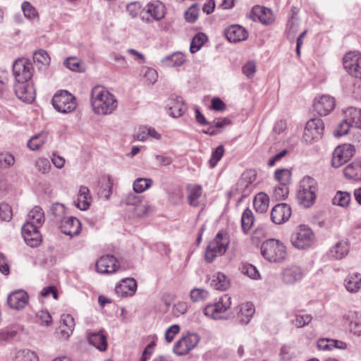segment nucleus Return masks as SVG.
<instances>
[{
    "instance_id": "nucleus-7",
    "label": "nucleus",
    "mask_w": 361,
    "mask_h": 361,
    "mask_svg": "<svg viewBox=\"0 0 361 361\" xmlns=\"http://www.w3.org/2000/svg\"><path fill=\"white\" fill-rule=\"evenodd\" d=\"M33 73V65L27 59H17L13 63V74L15 78V82L31 81Z\"/></svg>"
},
{
    "instance_id": "nucleus-64",
    "label": "nucleus",
    "mask_w": 361,
    "mask_h": 361,
    "mask_svg": "<svg viewBox=\"0 0 361 361\" xmlns=\"http://www.w3.org/2000/svg\"><path fill=\"white\" fill-rule=\"evenodd\" d=\"M64 65L73 71H80V63L78 59L73 57L68 58L64 61Z\"/></svg>"
},
{
    "instance_id": "nucleus-27",
    "label": "nucleus",
    "mask_w": 361,
    "mask_h": 361,
    "mask_svg": "<svg viewBox=\"0 0 361 361\" xmlns=\"http://www.w3.org/2000/svg\"><path fill=\"white\" fill-rule=\"evenodd\" d=\"M187 200L188 204L194 207L200 204L199 199L202 194V188L200 185H188L187 186Z\"/></svg>"
},
{
    "instance_id": "nucleus-3",
    "label": "nucleus",
    "mask_w": 361,
    "mask_h": 361,
    "mask_svg": "<svg viewBox=\"0 0 361 361\" xmlns=\"http://www.w3.org/2000/svg\"><path fill=\"white\" fill-rule=\"evenodd\" d=\"M230 243V238L227 233L220 231L215 238L209 242L205 250V260L211 263L217 256L223 255Z\"/></svg>"
},
{
    "instance_id": "nucleus-25",
    "label": "nucleus",
    "mask_w": 361,
    "mask_h": 361,
    "mask_svg": "<svg viewBox=\"0 0 361 361\" xmlns=\"http://www.w3.org/2000/svg\"><path fill=\"white\" fill-rule=\"evenodd\" d=\"M146 8L147 13L155 20H160L165 16V6L159 1H154L148 3Z\"/></svg>"
},
{
    "instance_id": "nucleus-18",
    "label": "nucleus",
    "mask_w": 361,
    "mask_h": 361,
    "mask_svg": "<svg viewBox=\"0 0 361 361\" xmlns=\"http://www.w3.org/2000/svg\"><path fill=\"white\" fill-rule=\"evenodd\" d=\"M59 228L62 233L67 235H77L81 231V224L80 221L74 217H66L59 224Z\"/></svg>"
},
{
    "instance_id": "nucleus-33",
    "label": "nucleus",
    "mask_w": 361,
    "mask_h": 361,
    "mask_svg": "<svg viewBox=\"0 0 361 361\" xmlns=\"http://www.w3.org/2000/svg\"><path fill=\"white\" fill-rule=\"evenodd\" d=\"M345 117H347L353 126L361 129V109L355 107H348L343 111Z\"/></svg>"
},
{
    "instance_id": "nucleus-56",
    "label": "nucleus",
    "mask_w": 361,
    "mask_h": 361,
    "mask_svg": "<svg viewBox=\"0 0 361 361\" xmlns=\"http://www.w3.org/2000/svg\"><path fill=\"white\" fill-rule=\"evenodd\" d=\"M149 208V207L141 200L132 209V212L137 217H143L147 215Z\"/></svg>"
},
{
    "instance_id": "nucleus-39",
    "label": "nucleus",
    "mask_w": 361,
    "mask_h": 361,
    "mask_svg": "<svg viewBox=\"0 0 361 361\" xmlns=\"http://www.w3.org/2000/svg\"><path fill=\"white\" fill-rule=\"evenodd\" d=\"M162 61L169 67L180 66L185 62V56L180 52H175L166 56Z\"/></svg>"
},
{
    "instance_id": "nucleus-58",
    "label": "nucleus",
    "mask_w": 361,
    "mask_h": 361,
    "mask_svg": "<svg viewBox=\"0 0 361 361\" xmlns=\"http://www.w3.org/2000/svg\"><path fill=\"white\" fill-rule=\"evenodd\" d=\"M199 16V8L196 4H192L185 13V18L188 23L196 21Z\"/></svg>"
},
{
    "instance_id": "nucleus-57",
    "label": "nucleus",
    "mask_w": 361,
    "mask_h": 361,
    "mask_svg": "<svg viewBox=\"0 0 361 361\" xmlns=\"http://www.w3.org/2000/svg\"><path fill=\"white\" fill-rule=\"evenodd\" d=\"M224 154V148L223 145L218 146L212 153L209 163L212 167L215 166L220 161Z\"/></svg>"
},
{
    "instance_id": "nucleus-41",
    "label": "nucleus",
    "mask_w": 361,
    "mask_h": 361,
    "mask_svg": "<svg viewBox=\"0 0 361 361\" xmlns=\"http://www.w3.org/2000/svg\"><path fill=\"white\" fill-rule=\"evenodd\" d=\"M207 41V36L199 32L195 35L191 41L190 51L191 53H195L200 49L203 44Z\"/></svg>"
},
{
    "instance_id": "nucleus-15",
    "label": "nucleus",
    "mask_w": 361,
    "mask_h": 361,
    "mask_svg": "<svg viewBox=\"0 0 361 361\" xmlns=\"http://www.w3.org/2000/svg\"><path fill=\"white\" fill-rule=\"evenodd\" d=\"M96 270L100 274H112L116 271L119 265L117 259L113 255H104L96 262Z\"/></svg>"
},
{
    "instance_id": "nucleus-9",
    "label": "nucleus",
    "mask_w": 361,
    "mask_h": 361,
    "mask_svg": "<svg viewBox=\"0 0 361 361\" xmlns=\"http://www.w3.org/2000/svg\"><path fill=\"white\" fill-rule=\"evenodd\" d=\"M231 298L228 295H223L219 300L207 305L204 309V314L214 319H222L225 317L223 314L231 307Z\"/></svg>"
},
{
    "instance_id": "nucleus-14",
    "label": "nucleus",
    "mask_w": 361,
    "mask_h": 361,
    "mask_svg": "<svg viewBox=\"0 0 361 361\" xmlns=\"http://www.w3.org/2000/svg\"><path fill=\"white\" fill-rule=\"evenodd\" d=\"M36 226L31 224H24L22 227V235L26 244L32 247H37L41 241V234Z\"/></svg>"
},
{
    "instance_id": "nucleus-6",
    "label": "nucleus",
    "mask_w": 361,
    "mask_h": 361,
    "mask_svg": "<svg viewBox=\"0 0 361 361\" xmlns=\"http://www.w3.org/2000/svg\"><path fill=\"white\" fill-rule=\"evenodd\" d=\"M290 240L294 247L298 249H306L313 245L314 234L310 227L300 225L292 234Z\"/></svg>"
},
{
    "instance_id": "nucleus-61",
    "label": "nucleus",
    "mask_w": 361,
    "mask_h": 361,
    "mask_svg": "<svg viewBox=\"0 0 361 361\" xmlns=\"http://www.w3.org/2000/svg\"><path fill=\"white\" fill-rule=\"evenodd\" d=\"M36 317L41 325L49 326L51 323V316L47 311L39 310L37 312Z\"/></svg>"
},
{
    "instance_id": "nucleus-1",
    "label": "nucleus",
    "mask_w": 361,
    "mask_h": 361,
    "mask_svg": "<svg viewBox=\"0 0 361 361\" xmlns=\"http://www.w3.org/2000/svg\"><path fill=\"white\" fill-rule=\"evenodd\" d=\"M114 96L102 86H96L91 92V105L97 114H111L117 107Z\"/></svg>"
},
{
    "instance_id": "nucleus-29",
    "label": "nucleus",
    "mask_w": 361,
    "mask_h": 361,
    "mask_svg": "<svg viewBox=\"0 0 361 361\" xmlns=\"http://www.w3.org/2000/svg\"><path fill=\"white\" fill-rule=\"evenodd\" d=\"M91 200L88 188L83 185L80 186L75 206L80 210H87L90 207Z\"/></svg>"
},
{
    "instance_id": "nucleus-51",
    "label": "nucleus",
    "mask_w": 361,
    "mask_h": 361,
    "mask_svg": "<svg viewBox=\"0 0 361 361\" xmlns=\"http://www.w3.org/2000/svg\"><path fill=\"white\" fill-rule=\"evenodd\" d=\"M22 10L25 16L29 19H34L38 16L36 8L27 1H25L22 4Z\"/></svg>"
},
{
    "instance_id": "nucleus-63",
    "label": "nucleus",
    "mask_w": 361,
    "mask_h": 361,
    "mask_svg": "<svg viewBox=\"0 0 361 361\" xmlns=\"http://www.w3.org/2000/svg\"><path fill=\"white\" fill-rule=\"evenodd\" d=\"M188 307L186 302H178L173 306L172 312L175 317H179L187 312Z\"/></svg>"
},
{
    "instance_id": "nucleus-34",
    "label": "nucleus",
    "mask_w": 361,
    "mask_h": 361,
    "mask_svg": "<svg viewBox=\"0 0 361 361\" xmlns=\"http://www.w3.org/2000/svg\"><path fill=\"white\" fill-rule=\"evenodd\" d=\"M255 313L254 305L252 302L243 303L240 306L238 316L240 322L247 324Z\"/></svg>"
},
{
    "instance_id": "nucleus-40",
    "label": "nucleus",
    "mask_w": 361,
    "mask_h": 361,
    "mask_svg": "<svg viewBox=\"0 0 361 361\" xmlns=\"http://www.w3.org/2000/svg\"><path fill=\"white\" fill-rule=\"evenodd\" d=\"M254 223V216L252 212L250 209H246L241 217V226L244 233L247 234Z\"/></svg>"
},
{
    "instance_id": "nucleus-36",
    "label": "nucleus",
    "mask_w": 361,
    "mask_h": 361,
    "mask_svg": "<svg viewBox=\"0 0 361 361\" xmlns=\"http://www.w3.org/2000/svg\"><path fill=\"white\" fill-rule=\"evenodd\" d=\"M269 202V196L264 192H259L254 198L253 204L257 212L264 213L268 209Z\"/></svg>"
},
{
    "instance_id": "nucleus-16",
    "label": "nucleus",
    "mask_w": 361,
    "mask_h": 361,
    "mask_svg": "<svg viewBox=\"0 0 361 361\" xmlns=\"http://www.w3.org/2000/svg\"><path fill=\"white\" fill-rule=\"evenodd\" d=\"M336 105L334 97L329 95H322L318 99H315L313 107L314 110L319 116H326L331 112Z\"/></svg>"
},
{
    "instance_id": "nucleus-21",
    "label": "nucleus",
    "mask_w": 361,
    "mask_h": 361,
    "mask_svg": "<svg viewBox=\"0 0 361 361\" xmlns=\"http://www.w3.org/2000/svg\"><path fill=\"white\" fill-rule=\"evenodd\" d=\"M137 290V282L133 278L122 279L115 288L116 293L121 297L133 295Z\"/></svg>"
},
{
    "instance_id": "nucleus-54",
    "label": "nucleus",
    "mask_w": 361,
    "mask_h": 361,
    "mask_svg": "<svg viewBox=\"0 0 361 361\" xmlns=\"http://www.w3.org/2000/svg\"><path fill=\"white\" fill-rule=\"evenodd\" d=\"M13 216L12 209L9 204L5 202L0 204V219L2 221H9Z\"/></svg>"
},
{
    "instance_id": "nucleus-12",
    "label": "nucleus",
    "mask_w": 361,
    "mask_h": 361,
    "mask_svg": "<svg viewBox=\"0 0 361 361\" xmlns=\"http://www.w3.org/2000/svg\"><path fill=\"white\" fill-rule=\"evenodd\" d=\"M355 147L350 144H345L337 147L334 152L331 165L334 168H338L347 162L354 154Z\"/></svg>"
},
{
    "instance_id": "nucleus-44",
    "label": "nucleus",
    "mask_w": 361,
    "mask_h": 361,
    "mask_svg": "<svg viewBox=\"0 0 361 361\" xmlns=\"http://www.w3.org/2000/svg\"><path fill=\"white\" fill-rule=\"evenodd\" d=\"M152 183L150 178H139L133 183V190L135 192L141 193L148 189Z\"/></svg>"
},
{
    "instance_id": "nucleus-8",
    "label": "nucleus",
    "mask_w": 361,
    "mask_h": 361,
    "mask_svg": "<svg viewBox=\"0 0 361 361\" xmlns=\"http://www.w3.org/2000/svg\"><path fill=\"white\" fill-rule=\"evenodd\" d=\"M324 130V124L321 118L310 119L304 129L302 139L307 144L316 142L322 138Z\"/></svg>"
},
{
    "instance_id": "nucleus-28",
    "label": "nucleus",
    "mask_w": 361,
    "mask_h": 361,
    "mask_svg": "<svg viewBox=\"0 0 361 361\" xmlns=\"http://www.w3.org/2000/svg\"><path fill=\"white\" fill-rule=\"evenodd\" d=\"M252 14L264 25H269L274 20L272 11L265 7L255 6L252 10Z\"/></svg>"
},
{
    "instance_id": "nucleus-13",
    "label": "nucleus",
    "mask_w": 361,
    "mask_h": 361,
    "mask_svg": "<svg viewBox=\"0 0 361 361\" xmlns=\"http://www.w3.org/2000/svg\"><path fill=\"white\" fill-rule=\"evenodd\" d=\"M14 92L16 97L27 103H31L35 99V92L32 81L15 82Z\"/></svg>"
},
{
    "instance_id": "nucleus-10",
    "label": "nucleus",
    "mask_w": 361,
    "mask_h": 361,
    "mask_svg": "<svg viewBox=\"0 0 361 361\" xmlns=\"http://www.w3.org/2000/svg\"><path fill=\"white\" fill-rule=\"evenodd\" d=\"M200 337L195 333H188L176 342L173 352L178 355H185L195 348L200 342Z\"/></svg>"
},
{
    "instance_id": "nucleus-43",
    "label": "nucleus",
    "mask_w": 361,
    "mask_h": 361,
    "mask_svg": "<svg viewBox=\"0 0 361 361\" xmlns=\"http://www.w3.org/2000/svg\"><path fill=\"white\" fill-rule=\"evenodd\" d=\"M350 201V195L347 192L338 191L333 199V204L343 207H347Z\"/></svg>"
},
{
    "instance_id": "nucleus-22",
    "label": "nucleus",
    "mask_w": 361,
    "mask_h": 361,
    "mask_svg": "<svg viewBox=\"0 0 361 361\" xmlns=\"http://www.w3.org/2000/svg\"><path fill=\"white\" fill-rule=\"evenodd\" d=\"M303 276L302 269L297 266L286 268L282 272L283 281L287 284H293L301 280Z\"/></svg>"
},
{
    "instance_id": "nucleus-30",
    "label": "nucleus",
    "mask_w": 361,
    "mask_h": 361,
    "mask_svg": "<svg viewBox=\"0 0 361 361\" xmlns=\"http://www.w3.org/2000/svg\"><path fill=\"white\" fill-rule=\"evenodd\" d=\"M349 252V245L347 241L341 240L336 243L329 251V257L334 259H341Z\"/></svg>"
},
{
    "instance_id": "nucleus-42",
    "label": "nucleus",
    "mask_w": 361,
    "mask_h": 361,
    "mask_svg": "<svg viewBox=\"0 0 361 361\" xmlns=\"http://www.w3.org/2000/svg\"><path fill=\"white\" fill-rule=\"evenodd\" d=\"M274 177L281 185L286 186L290 181L291 173L286 169H277L275 171Z\"/></svg>"
},
{
    "instance_id": "nucleus-47",
    "label": "nucleus",
    "mask_w": 361,
    "mask_h": 361,
    "mask_svg": "<svg viewBox=\"0 0 361 361\" xmlns=\"http://www.w3.org/2000/svg\"><path fill=\"white\" fill-rule=\"evenodd\" d=\"M351 126H353L347 117L344 116L343 120L338 124L336 129L334 131V135L335 137H340L347 134Z\"/></svg>"
},
{
    "instance_id": "nucleus-60",
    "label": "nucleus",
    "mask_w": 361,
    "mask_h": 361,
    "mask_svg": "<svg viewBox=\"0 0 361 361\" xmlns=\"http://www.w3.org/2000/svg\"><path fill=\"white\" fill-rule=\"evenodd\" d=\"M15 163L14 157L9 153L0 154V166L6 168L13 166Z\"/></svg>"
},
{
    "instance_id": "nucleus-46",
    "label": "nucleus",
    "mask_w": 361,
    "mask_h": 361,
    "mask_svg": "<svg viewBox=\"0 0 361 361\" xmlns=\"http://www.w3.org/2000/svg\"><path fill=\"white\" fill-rule=\"evenodd\" d=\"M46 135L43 133L36 135L28 140L27 147L31 150H37L42 145L44 144L46 142Z\"/></svg>"
},
{
    "instance_id": "nucleus-59",
    "label": "nucleus",
    "mask_w": 361,
    "mask_h": 361,
    "mask_svg": "<svg viewBox=\"0 0 361 361\" xmlns=\"http://www.w3.org/2000/svg\"><path fill=\"white\" fill-rule=\"evenodd\" d=\"M350 329L355 335H361V315L355 314L350 322Z\"/></svg>"
},
{
    "instance_id": "nucleus-19",
    "label": "nucleus",
    "mask_w": 361,
    "mask_h": 361,
    "mask_svg": "<svg viewBox=\"0 0 361 361\" xmlns=\"http://www.w3.org/2000/svg\"><path fill=\"white\" fill-rule=\"evenodd\" d=\"M28 302L27 293L23 290L12 292L7 298V302L10 307L15 310H20L25 307Z\"/></svg>"
},
{
    "instance_id": "nucleus-31",
    "label": "nucleus",
    "mask_w": 361,
    "mask_h": 361,
    "mask_svg": "<svg viewBox=\"0 0 361 361\" xmlns=\"http://www.w3.org/2000/svg\"><path fill=\"white\" fill-rule=\"evenodd\" d=\"M45 220L44 214L42 209L39 206H35L28 214L27 221L25 224H31L39 228L42 226Z\"/></svg>"
},
{
    "instance_id": "nucleus-20",
    "label": "nucleus",
    "mask_w": 361,
    "mask_h": 361,
    "mask_svg": "<svg viewBox=\"0 0 361 361\" xmlns=\"http://www.w3.org/2000/svg\"><path fill=\"white\" fill-rule=\"evenodd\" d=\"M224 34L227 39L231 42H238L247 39V31L239 25H232L228 27Z\"/></svg>"
},
{
    "instance_id": "nucleus-53",
    "label": "nucleus",
    "mask_w": 361,
    "mask_h": 361,
    "mask_svg": "<svg viewBox=\"0 0 361 361\" xmlns=\"http://www.w3.org/2000/svg\"><path fill=\"white\" fill-rule=\"evenodd\" d=\"M236 190L241 193L243 197H245L252 192L253 185L244 182L239 179L236 185Z\"/></svg>"
},
{
    "instance_id": "nucleus-24",
    "label": "nucleus",
    "mask_w": 361,
    "mask_h": 361,
    "mask_svg": "<svg viewBox=\"0 0 361 361\" xmlns=\"http://www.w3.org/2000/svg\"><path fill=\"white\" fill-rule=\"evenodd\" d=\"M168 105L169 114L173 118L181 116L186 109L184 101L180 97L170 98Z\"/></svg>"
},
{
    "instance_id": "nucleus-32",
    "label": "nucleus",
    "mask_w": 361,
    "mask_h": 361,
    "mask_svg": "<svg viewBox=\"0 0 361 361\" xmlns=\"http://www.w3.org/2000/svg\"><path fill=\"white\" fill-rule=\"evenodd\" d=\"M345 177L349 179H361V160H355L348 164L343 170Z\"/></svg>"
},
{
    "instance_id": "nucleus-45",
    "label": "nucleus",
    "mask_w": 361,
    "mask_h": 361,
    "mask_svg": "<svg viewBox=\"0 0 361 361\" xmlns=\"http://www.w3.org/2000/svg\"><path fill=\"white\" fill-rule=\"evenodd\" d=\"M14 361H38V357L31 350H23L17 352Z\"/></svg>"
},
{
    "instance_id": "nucleus-52",
    "label": "nucleus",
    "mask_w": 361,
    "mask_h": 361,
    "mask_svg": "<svg viewBox=\"0 0 361 361\" xmlns=\"http://www.w3.org/2000/svg\"><path fill=\"white\" fill-rule=\"evenodd\" d=\"M208 292L202 288H193L190 293V299L192 302H199L204 300L207 298Z\"/></svg>"
},
{
    "instance_id": "nucleus-35",
    "label": "nucleus",
    "mask_w": 361,
    "mask_h": 361,
    "mask_svg": "<svg viewBox=\"0 0 361 361\" xmlns=\"http://www.w3.org/2000/svg\"><path fill=\"white\" fill-rule=\"evenodd\" d=\"M345 287L348 292L357 293L361 288V275L355 273L349 275L345 280Z\"/></svg>"
},
{
    "instance_id": "nucleus-2",
    "label": "nucleus",
    "mask_w": 361,
    "mask_h": 361,
    "mask_svg": "<svg viewBox=\"0 0 361 361\" xmlns=\"http://www.w3.org/2000/svg\"><path fill=\"white\" fill-rule=\"evenodd\" d=\"M261 254L266 260L274 263L282 262L287 255L285 245L274 238L267 240L262 244Z\"/></svg>"
},
{
    "instance_id": "nucleus-50",
    "label": "nucleus",
    "mask_w": 361,
    "mask_h": 361,
    "mask_svg": "<svg viewBox=\"0 0 361 361\" xmlns=\"http://www.w3.org/2000/svg\"><path fill=\"white\" fill-rule=\"evenodd\" d=\"M241 272L252 279H257L260 277L257 268L250 264H243L240 268Z\"/></svg>"
},
{
    "instance_id": "nucleus-5",
    "label": "nucleus",
    "mask_w": 361,
    "mask_h": 361,
    "mask_svg": "<svg viewBox=\"0 0 361 361\" xmlns=\"http://www.w3.org/2000/svg\"><path fill=\"white\" fill-rule=\"evenodd\" d=\"M51 102L54 109L62 114L71 113L77 107L75 97L66 90L57 92Z\"/></svg>"
},
{
    "instance_id": "nucleus-37",
    "label": "nucleus",
    "mask_w": 361,
    "mask_h": 361,
    "mask_svg": "<svg viewBox=\"0 0 361 361\" xmlns=\"http://www.w3.org/2000/svg\"><path fill=\"white\" fill-rule=\"evenodd\" d=\"M50 212L52 215V220L59 224L66 216V208L63 204L56 202L51 206Z\"/></svg>"
},
{
    "instance_id": "nucleus-55",
    "label": "nucleus",
    "mask_w": 361,
    "mask_h": 361,
    "mask_svg": "<svg viewBox=\"0 0 361 361\" xmlns=\"http://www.w3.org/2000/svg\"><path fill=\"white\" fill-rule=\"evenodd\" d=\"M35 167L39 173L46 174L51 169V164L48 159L39 158L36 161Z\"/></svg>"
},
{
    "instance_id": "nucleus-11",
    "label": "nucleus",
    "mask_w": 361,
    "mask_h": 361,
    "mask_svg": "<svg viewBox=\"0 0 361 361\" xmlns=\"http://www.w3.org/2000/svg\"><path fill=\"white\" fill-rule=\"evenodd\" d=\"M343 63L345 69L352 76L361 78V54L358 52H348L343 59Z\"/></svg>"
},
{
    "instance_id": "nucleus-62",
    "label": "nucleus",
    "mask_w": 361,
    "mask_h": 361,
    "mask_svg": "<svg viewBox=\"0 0 361 361\" xmlns=\"http://www.w3.org/2000/svg\"><path fill=\"white\" fill-rule=\"evenodd\" d=\"M312 316L310 314H295V320L293 324L295 326L300 328L308 324L312 321Z\"/></svg>"
},
{
    "instance_id": "nucleus-26",
    "label": "nucleus",
    "mask_w": 361,
    "mask_h": 361,
    "mask_svg": "<svg viewBox=\"0 0 361 361\" xmlns=\"http://www.w3.org/2000/svg\"><path fill=\"white\" fill-rule=\"evenodd\" d=\"M60 334L63 338H68L75 328V322L71 314H63L61 319Z\"/></svg>"
},
{
    "instance_id": "nucleus-17",
    "label": "nucleus",
    "mask_w": 361,
    "mask_h": 361,
    "mask_svg": "<svg viewBox=\"0 0 361 361\" xmlns=\"http://www.w3.org/2000/svg\"><path fill=\"white\" fill-rule=\"evenodd\" d=\"M290 215V207L286 203H281L273 207L271 212V219L276 224H281L288 221Z\"/></svg>"
},
{
    "instance_id": "nucleus-48",
    "label": "nucleus",
    "mask_w": 361,
    "mask_h": 361,
    "mask_svg": "<svg viewBox=\"0 0 361 361\" xmlns=\"http://www.w3.org/2000/svg\"><path fill=\"white\" fill-rule=\"evenodd\" d=\"M33 60L42 65H49L51 61L48 53L44 49H39L34 52Z\"/></svg>"
},
{
    "instance_id": "nucleus-49",
    "label": "nucleus",
    "mask_w": 361,
    "mask_h": 361,
    "mask_svg": "<svg viewBox=\"0 0 361 361\" xmlns=\"http://www.w3.org/2000/svg\"><path fill=\"white\" fill-rule=\"evenodd\" d=\"M183 192L181 188L176 187L169 192V200L173 204H178L182 201Z\"/></svg>"
},
{
    "instance_id": "nucleus-23",
    "label": "nucleus",
    "mask_w": 361,
    "mask_h": 361,
    "mask_svg": "<svg viewBox=\"0 0 361 361\" xmlns=\"http://www.w3.org/2000/svg\"><path fill=\"white\" fill-rule=\"evenodd\" d=\"M87 340L90 344L94 346L99 350L104 351L106 350L107 339L104 330L88 333Z\"/></svg>"
},
{
    "instance_id": "nucleus-4",
    "label": "nucleus",
    "mask_w": 361,
    "mask_h": 361,
    "mask_svg": "<svg viewBox=\"0 0 361 361\" xmlns=\"http://www.w3.org/2000/svg\"><path fill=\"white\" fill-rule=\"evenodd\" d=\"M317 190V185L315 180L310 176L304 177L297 193L298 203L305 208L312 206L316 198Z\"/></svg>"
},
{
    "instance_id": "nucleus-38",
    "label": "nucleus",
    "mask_w": 361,
    "mask_h": 361,
    "mask_svg": "<svg viewBox=\"0 0 361 361\" xmlns=\"http://www.w3.org/2000/svg\"><path fill=\"white\" fill-rule=\"evenodd\" d=\"M211 286L216 290H225L228 288L230 282L225 274L219 272L213 276Z\"/></svg>"
}]
</instances>
